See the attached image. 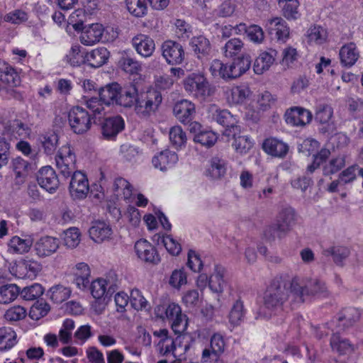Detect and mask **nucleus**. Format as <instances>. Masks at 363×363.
I'll return each mask as SVG.
<instances>
[{
    "label": "nucleus",
    "mask_w": 363,
    "mask_h": 363,
    "mask_svg": "<svg viewBox=\"0 0 363 363\" xmlns=\"http://www.w3.org/2000/svg\"><path fill=\"white\" fill-rule=\"evenodd\" d=\"M101 101L106 106L117 105L125 108H134L137 115L147 118L155 112L162 103L161 93L156 89L138 92L135 85L122 87L113 82L98 90Z\"/></svg>",
    "instance_id": "obj_1"
},
{
    "label": "nucleus",
    "mask_w": 363,
    "mask_h": 363,
    "mask_svg": "<svg viewBox=\"0 0 363 363\" xmlns=\"http://www.w3.org/2000/svg\"><path fill=\"white\" fill-rule=\"evenodd\" d=\"M318 280H312L306 278L300 279L295 277L291 280L285 279L279 276L276 277L270 281L267 287L266 293L267 295H308L309 294L308 288L313 284L316 285Z\"/></svg>",
    "instance_id": "obj_2"
},
{
    "label": "nucleus",
    "mask_w": 363,
    "mask_h": 363,
    "mask_svg": "<svg viewBox=\"0 0 363 363\" xmlns=\"http://www.w3.org/2000/svg\"><path fill=\"white\" fill-rule=\"evenodd\" d=\"M155 314L161 319L168 320L176 335H182L187 328L186 315L182 313L180 306L174 303L158 306Z\"/></svg>",
    "instance_id": "obj_3"
},
{
    "label": "nucleus",
    "mask_w": 363,
    "mask_h": 363,
    "mask_svg": "<svg viewBox=\"0 0 363 363\" xmlns=\"http://www.w3.org/2000/svg\"><path fill=\"white\" fill-rule=\"evenodd\" d=\"M185 90L198 99L204 100L214 94L215 86H212L201 73H191L184 80Z\"/></svg>",
    "instance_id": "obj_4"
},
{
    "label": "nucleus",
    "mask_w": 363,
    "mask_h": 363,
    "mask_svg": "<svg viewBox=\"0 0 363 363\" xmlns=\"http://www.w3.org/2000/svg\"><path fill=\"white\" fill-rule=\"evenodd\" d=\"M209 113L212 121L225 128L223 135L230 138L240 133V128L237 125V119L228 110L220 109L213 105L209 108Z\"/></svg>",
    "instance_id": "obj_5"
},
{
    "label": "nucleus",
    "mask_w": 363,
    "mask_h": 363,
    "mask_svg": "<svg viewBox=\"0 0 363 363\" xmlns=\"http://www.w3.org/2000/svg\"><path fill=\"white\" fill-rule=\"evenodd\" d=\"M76 161V155L69 145L62 146L55 156L56 167L65 178L77 171Z\"/></svg>",
    "instance_id": "obj_6"
},
{
    "label": "nucleus",
    "mask_w": 363,
    "mask_h": 363,
    "mask_svg": "<svg viewBox=\"0 0 363 363\" xmlns=\"http://www.w3.org/2000/svg\"><path fill=\"white\" fill-rule=\"evenodd\" d=\"M91 116L80 107H73L68 113V121L74 133L82 135L89 131L91 127Z\"/></svg>",
    "instance_id": "obj_7"
},
{
    "label": "nucleus",
    "mask_w": 363,
    "mask_h": 363,
    "mask_svg": "<svg viewBox=\"0 0 363 363\" xmlns=\"http://www.w3.org/2000/svg\"><path fill=\"white\" fill-rule=\"evenodd\" d=\"M73 28L76 31H82L80 42L85 45H92L99 42L104 33V28L99 23L84 26L82 21H79L73 24Z\"/></svg>",
    "instance_id": "obj_8"
},
{
    "label": "nucleus",
    "mask_w": 363,
    "mask_h": 363,
    "mask_svg": "<svg viewBox=\"0 0 363 363\" xmlns=\"http://www.w3.org/2000/svg\"><path fill=\"white\" fill-rule=\"evenodd\" d=\"M360 313L359 311L352 307L346 308L343 309L336 318V320H332L330 323H327L332 330H334L333 326L335 325L336 330L340 332L351 326H352L357 321L359 320Z\"/></svg>",
    "instance_id": "obj_9"
},
{
    "label": "nucleus",
    "mask_w": 363,
    "mask_h": 363,
    "mask_svg": "<svg viewBox=\"0 0 363 363\" xmlns=\"http://www.w3.org/2000/svg\"><path fill=\"white\" fill-rule=\"evenodd\" d=\"M162 54L166 62L172 65L181 64L184 59L182 45L173 40H167L162 45Z\"/></svg>",
    "instance_id": "obj_10"
},
{
    "label": "nucleus",
    "mask_w": 363,
    "mask_h": 363,
    "mask_svg": "<svg viewBox=\"0 0 363 363\" xmlns=\"http://www.w3.org/2000/svg\"><path fill=\"white\" fill-rule=\"evenodd\" d=\"M223 337L220 334H214L211 339V348L204 349L202 352V363H222L219 354L223 352L225 348Z\"/></svg>",
    "instance_id": "obj_11"
},
{
    "label": "nucleus",
    "mask_w": 363,
    "mask_h": 363,
    "mask_svg": "<svg viewBox=\"0 0 363 363\" xmlns=\"http://www.w3.org/2000/svg\"><path fill=\"white\" fill-rule=\"evenodd\" d=\"M69 189L74 199L86 198L89 191L86 176L81 171H77L72 174Z\"/></svg>",
    "instance_id": "obj_12"
},
{
    "label": "nucleus",
    "mask_w": 363,
    "mask_h": 363,
    "mask_svg": "<svg viewBox=\"0 0 363 363\" xmlns=\"http://www.w3.org/2000/svg\"><path fill=\"white\" fill-rule=\"evenodd\" d=\"M38 184L49 193H54L58 189L60 181L58 177L50 166L43 167L37 174Z\"/></svg>",
    "instance_id": "obj_13"
},
{
    "label": "nucleus",
    "mask_w": 363,
    "mask_h": 363,
    "mask_svg": "<svg viewBox=\"0 0 363 363\" xmlns=\"http://www.w3.org/2000/svg\"><path fill=\"white\" fill-rule=\"evenodd\" d=\"M41 270V265L33 259H22L12 267L13 274L19 279H32Z\"/></svg>",
    "instance_id": "obj_14"
},
{
    "label": "nucleus",
    "mask_w": 363,
    "mask_h": 363,
    "mask_svg": "<svg viewBox=\"0 0 363 363\" xmlns=\"http://www.w3.org/2000/svg\"><path fill=\"white\" fill-rule=\"evenodd\" d=\"M134 248L138 257L140 260L153 264L160 262V258L156 248L146 240H138Z\"/></svg>",
    "instance_id": "obj_15"
},
{
    "label": "nucleus",
    "mask_w": 363,
    "mask_h": 363,
    "mask_svg": "<svg viewBox=\"0 0 363 363\" xmlns=\"http://www.w3.org/2000/svg\"><path fill=\"white\" fill-rule=\"evenodd\" d=\"M124 128V120L120 116L106 118L101 123V134L106 140H115Z\"/></svg>",
    "instance_id": "obj_16"
},
{
    "label": "nucleus",
    "mask_w": 363,
    "mask_h": 363,
    "mask_svg": "<svg viewBox=\"0 0 363 363\" xmlns=\"http://www.w3.org/2000/svg\"><path fill=\"white\" fill-rule=\"evenodd\" d=\"M311 119V113L302 107H291L285 113L286 122L293 126L303 127L309 123Z\"/></svg>",
    "instance_id": "obj_17"
},
{
    "label": "nucleus",
    "mask_w": 363,
    "mask_h": 363,
    "mask_svg": "<svg viewBox=\"0 0 363 363\" xmlns=\"http://www.w3.org/2000/svg\"><path fill=\"white\" fill-rule=\"evenodd\" d=\"M333 109L328 104L319 108V133L323 135L333 134L336 131V125L333 121Z\"/></svg>",
    "instance_id": "obj_18"
},
{
    "label": "nucleus",
    "mask_w": 363,
    "mask_h": 363,
    "mask_svg": "<svg viewBox=\"0 0 363 363\" xmlns=\"http://www.w3.org/2000/svg\"><path fill=\"white\" fill-rule=\"evenodd\" d=\"M173 112L178 121L186 124L192 121L195 116V105L189 100L183 99L174 104Z\"/></svg>",
    "instance_id": "obj_19"
},
{
    "label": "nucleus",
    "mask_w": 363,
    "mask_h": 363,
    "mask_svg": "<svg viewBox=\"0 0 363 363\" xmlns=\"http://www.w3.org/2000/svg\"><path fill=\"white\" fill-rule=\"evenodd\" d=\"M359 57V52L353 42L343 45L339 50V58L342 67L350 68L355 65Z\"/></svg>",
    "instance_id": "obj_20"
},
{
    "label": "nucleus",
    "mask_w": 363,
    "mask_h": 363,
    "mask_svg": "<svg viewBox=\"0 0 363 363\" xmlns=\"http://www.w3.org/2000/svg\"><path fill=\"white\" fill-rule=\"evenodd\" d=\"M34 248L39 257H48L55 253L59 248V240L54 237L44 236L35 242Z\"/></svg>",
    "instance_id": "obj_21"
},
{
    "label": "nucleus",
    "mask_w": 363,
    "mask_h": 363,
    "mask_svg": "<svg viewBox=\"0 0 363 363\" xmlns=\"http://www.w3.org/2000/svg\"><path fill=\"white\" fill-rule=\"evenodd\" d=\"M132 42L138 53L145 57L151 56L155 49L154 40L146 35H138Z\"/></svg>",
    "instance_id": "obj_22"
},
{
    "label": "nucleus",
    "mask_w": 363,
    "mask_h": 363,
    "mask_svg": "<svg viewBox=\"0 0 363 363\" xmlns=\"http://www.w3.org/2000/svg\"><path fill=\"white\" fill-rule=\"evenodd\" d=\"M90 238L98 243L108 240L112 235V229L110 225L104 221H96L93 223L89 230Z\"/></svg>",
    "instance_id": "obj_23"
},
{
    "label": "nucleus",
    "mask_w": 363,
    "mask_h": 363,
    "mask_svg": "<svg viewBox=\"0 0 363 363\" xmlns=\"http://www.w3.org/2000/svg\"><path fill=\"white\" fill-rule=\"evenodd\" d=\"M267 26L269 34H274L277 40L284 42L289 36V28L281 18H274L268 21Z\"/></svg>",
    "instance_id": "obj_24"
},
{
    "label": "nucleus",
    "mask_w": 363,
    "mask_h": 363,
    "mask_svg": "<svg viewBox=\"0 0 363 363\" xmlns=\"http://www.w3.org/2000/svg\"><path fill=\"white\" fill-rule=\"evenodd\" d=\"M118 289L117 285L110 279L98 278L89 286L91 295H113Z\"/></svg>",
    "instance_id": "obj_25"
},
{
    "label": "nucleus",
    "mask_w": 363,
    "mask_h": 363,
    "mask_svg": "<svg viewBox=\"0 0 363 363\" xmlns=\"http://www.w3.org/2000/svg\"><path fill=\"white\" fill-rule=\"evenodd\" d=\"M225 273V269L220 265H216L213 273L210 276L208 280V286L211 292L215 294H222L224 288L226 287V283L223 279Z\"/></svg>",
    "instance_id": "obj_26"
},
{
    "label": "nucleus",
    "mask_w": 363,
    "mask_h": 363,
    "mask_svg": "<svg viewBox=\"0 0 363 363\" xmlns=\"http://www.w3.org/2000/svg\"><path fill=\"white\" fill-rule=\"evenodd\" d=\"M263 149L269 155L284 157L289 151L288 145L276 138H268L263 143Z\"/></svg>",
    "instance_id": "obj_27"
},
{
    "label": "nucleus",
    "mask_w": 363,
    "mask_h": 363,
    "mask_svg": "<svg viewBox=\"0 0 363 363\" xmlns=\"http://www.w3.org/2000/svg\"><path fill=\"white\" fill-rule=\"evenodd\" d=\"M277 51L262 52L255 60L253 69L257 74H262L268 70L275 60Z\"/></svg>",
    "instance_id": "obj_28"
},
{
    "label": "nucleus",
    "mask_w": 363,
    "mask_h": 363,
    "mask_svg": "<svg viewBox=\"0 0 363 363\" xmlns=\"http://www.w3.org/2000/svg\"><path fill=\"white\" fill-rule=\"evenodd\" d=\"M177 161V155L174 152L167 150L155 156L152 158V162L155 167L159 168L162 171H165L168 167L176 164Z\"/></svg>",
    "instance_id": "obj_29"
},
{
    "label": "nucleus",
    "mask_w": 363,
    "mask_h": 363,
    "mask_svg": "<svg viewBox=\"0 0 363 363\" xmlns=\"http://www.w3.org/2000/svg\"><path fill=\"white\" fill-rule=\"evenodd\" d=\"M12 168L16 175V183L18 184L24 183L29 172L32 170L31 164L21 157L13 160Z\"/></svg>",
    "instance_id": "obj_30"
},
{
    "label": "nucleus",
    "mask_w": 363,
    "mask_h": 363,
    "mask_svg": "<svg viewBox=\"0 0 363 363\" xmlns=\"http://www.w3.org/2000/svg\"><path fill=\"white\" fill-rule=\"evenodd\" d=\"M191 45L194 53L199 59L208 57L212 52L210 41L203 35L193 38Z\"/></svg>",
    "instance_id": "obj_31"
},
{
    "label": "nucleus",
    "mask_w": 363,
    "mask_h": 363,
    "mask_svg": "<svg viewBox=\"0 0 363 363\" xmlns=\"http://www.w3.org/2000/svg\"><path fill=\"white\" fill-rule=\"evenodd\" d=\"M109 57V52L104 47L94 49L85 55L86 62L92 67H99L104 65Z\"/></svg>",
    "instance_id": "obj_32"
},
{
    "label": "nucleus",
    "mask_w": 363,
    "mask_h": 363,
    "mask_svg": "<svg viewBox=\"0 0 363 363\" xmlns=\"http://www.w3.org/2000/svg\"><path fill=\"white\" fill-rule=\"evenodd\" d=\"M340 332L336 331L333 333L330 338V347L333 352L338 353L340 355L347 354L354 350L353 345L347 339L342 337L339 335Z\"/></svg>",
    "instance_id": "obj_33"
},
{
    "label": "nucleus",
    "mask_w": 363,
    "mask_h": 363,
    "mask_svg": "<svg viewBox=\"0 0 363 363\" xmlns=\"http://www.w3.org/2000/svg\"><path fill=\"white\" fill-rule=\"evenodd\" d=\"M251 57L249 55H243L242 57L235 59L230 65V74L234 79L240 77L246 72L251 66Z\"/></svg>",
    "instance_id": "obj_34"
},
{
    "label": "nucleus",
    "mask_w": 363,
    "mask_h": 363,
    "mask_svg": "<svg viewBox=\"0 0 363 363\" xmlns=\"http://www.w3.org/2000/svg\"><path fill=\"white\" fill-rule=\"evenodd\" d=\"M287 233L295 223V213L291 208L282 209L278 214L276 222Z\"/></svg>",
    "instance_id": "obj_35"
},
{
    "label": "nucleus",
    "mask_w": 363,
    "mask_h": 363,
    "mask_svg": "<svg viewBox=\"0 0 363 363\" xmlns=\"http://www.w3.org/2000/svg\"><path fill=\"white\" fill-rule=\"evenodd\" d=\"M323 255L325 256H332L333 262L338 266L342 267L343 262L350 255L349 248L343 246L333 247L330 249L323 250Z\"/></svg>",
    "instance_id": "obj_36"
},
{
    "label": "nucleus",
    "mask_w": 363,
    "mask_h": 363,
    "mask_svg": "<svg viewBox=\"0 0 363 363\" xmlns=\"http://www.w3.org/2000/svg\"><path fill=\"white\" fill-rule=\"evenodd\" d=\"M16 342V333L11 328H0V350H9Z\"/></svg>",
    "instance_id": "obj_37"
},
{
    "label": "nucleus",
    "mask_w": 363,
    "mask_h": 363,
    "mask_svg": "<svg viewBox=\"0 0 363 363\" xmlns=\"http://www.w3.org/2000/svg\"><path fill=\"white\" fill-rule=\"evenodd\" d=\"M32 245L33 240L30 238L22 239L18 236L13 237L9 242L10 250L18 254L28 252Z\"/></svg>",
    "instance_id": "obj_38"
},
{
    "label": "nucleus",
    "mask_w": 363,
    "mask_h": 363,
    "mask_svg": "<svg viewBox=\"0 0 363 363\" xmlns=\"http://www.w3.org/2000/svg\"><path fill=\"white\" fill-rule=\"evenodd\" d=\"M279 6L282 8L283 15L289 20L297 19L299 17L298 0H279Z\"/></svg>",
    "instance_id": "obj_39"
},
{
    "label": "nucleus",
    "mask_w": 363,
    "mask_h": 363,
    "mask_svg": "<svg viewBox=\"0 0 363 363\" xmlns=\"http://www.w3.org/2000/svg\"><path fill=\"white\" fill-rule=\"evenodd\" d=\"M225 162L218 157H213L211 160L210 167L207 169V175L213 179L220 178L225 174Z\"/></svg>",
    "instance_id": "obj_40"
},
{
    "label": "nucleus",
    "mask_w": 363,
    "mask_h": 363,
    "mask_svg": "<svg viewBox=\"0 0 363 363\" xmlns=\"http://www.w3.org/2000/svg\"><path fill=\"white\" fill-rule=\"evenodd\" d=\"M210 71L214 77H220L224 79H234L230 74V65L223 64L218 60L212 62Z\"/></svg>",
    "instance_id": "obj_41"
},
{
    "label": "nucleus",
    "mask_w": 363,
    "mask_h": 363,
    "mask_svg": "<svg viewBox=\"0 0 363 363\" xmlns=\"http://www.w3.org/2000/svg\"><path fill=\"white\" fill-rule=\"evenodd\" d=\"M250 91L245 86H235L230 89V93L228 96V101L233 104H242L249 96Z\"/></svg>",
    "instance_id": "obj_42"
},
{
    "label": "nucleus",
    "mask_w": 363,
    "mask_h": 363,
    "mask_svg": "<svg viewBox=\"0 0 363 363\" xmlns=\"http://www.w3.org/2000/svg\"><path fill=\"white\" fill-rule=\"evenodd\" d=\"M58 141L59 136L55 133L46 134L40 137V142L44 152L48 155L54 153L57 147Z\"/></svg>",
    "instance_id": "obj_43"
},
{
    "label": "nucleus",
    "mask_w": 363,
    "mask_h": 363,
    "mask_svg": "<svg viewBox=\"0 0 363 363\" xmlns=\"http://www.w3.org/2000/svg\"><path fill=\"white\" fill-rule=\"evenodd\" d=\"M128 11L135 17L140 18L147 13L146 0H125Z\"/></svg>",
    "instance_id": "obj_44"
},
{
    "label": "nucleus",
    "mask_w": 363,
    "mask_h": 363,
    "mask_svg": "<svg viewBox=\"0 0 363 363\" xmlns=\"http://www.w3.org/2000/svg\"><path fill=\"white\" fill-rule=\"evenodd\" d=\"M287 233L282 230V228L276 223L267 226L264 230V239L269 242H272L276 239H281L286 235Z\"/></svg>",
    "instance_id": "obj_45"
},
{
    "label": "nucleus",
    "mask_w": 363,
    "mask_h": 363,
    "mask_svg": "<svg viewBox=\"0 0 363 363\" xmlns=\"http://www.w3.org/2000/svg\"><path fill=\"white\" fill-rule=\"evenodd\" d=\"M218 137L216 134L211 130H203L197 135H194V141L200 143L206 147H211L214 145L217 141Z\"/></svg>",
    "instance_id": "obj_46"
},
{
    "label": "nucleus",
    "mask_w": 363,
    "mask_h": 363,
    "mask_svg": "<svg viewBox=\"0 0 363 363\" xmlns=\"http://www.w3.org/2000/svg\"><path fill=\"white\" fill-rule=\"evenodd\" d=\"M50 310V306L43 301H37L30 308L29 315L33 320H39L45 316Z\"/></svg>",
    "instance_id": "obj_47"
},
{
    "label": "nucleus",
    "mask_w": 363,
    "mask_h": 363,
    "mask_svg": "<svg viewBox=\"0 0 363 363\" xmlns=\"http://www.w3.org/2000/svg\"><path fill=\"white\" fill-rule=\"evenodd\" d=\"M345 165V158L344 155H339L332 159L328 164L323 168V174L330 175L336 173Z\"/></svg>",
    "instance_id": "obj_48"
},
{
    "label": "nucleus",
    "mask_w": 363,
    "mask_h": 363,
    "mask_svg": "<svg viewBox=\"0 0 363 363\" xmlns=\"http://www.w3.org/2000/svg\"><path fill=\"white\" fill-rule=\"evenodd\" d=\"M64 243L69 248L76 247L80 242V233L77 228H70L64 232Z\"/></svg>",
    "instance_id": "obj_49"
},
{
    "label": "nucleus",
    "mask_w": 363,
    "mask_h": 363,
    "mask_svg": "<svg viewBox=\"0 0 363 363\" xmlns=\"http://www.w3.org/2000/svg\"><path fill=\"white\" fill-rule=\"evenodd\" d=\"M234 140L233 143V146L237 152L240 154L247 153L252 147V144L249 140V138L246 136H241L240 133L235 135L231 136Z\"/></svg>",
    "instance_id": "obj_50"
},
{
    "label": "nucleus",
    "mask_w": 363,
    "mask_h": 363,
    "mask_svg": "<svg viewBox=\"0 0 363 363\" xmlns=\"http://www.w3.org/2000/svg\"><path fill=\"white\" fill-rule=\"evenodd\" d=\"M300 152L305 154L306 156H311L316 160L318 157V141L313 139H306L298 145Z\"/></svg>",
    "instance_id": "obj_51"
},
{
    "label": "nucleus",
    "mask_w": 363,
    "mask_h": 363,
    "mask_svg": "<svg viewBox=\"0 0 363 363\" xmlns=\"http://www.w3.org/2000/svg\"><path fill=\"white\" fill-rule=\"evenodd\" d=\"M243 48V43L239 38L229 40L223 47V53L225 57H232L238 54Z\"/></svg>",
    "instance_id": "obj_52"
},
{
    "label": "nucleus",
    "mask_w": 363,
    "mask_h": 363,
    "mask_svg": "<svg viewBox=\"0 0 363 363\" xmlns=\"http://www.w3.org/2000/svg\"><path fill=\"white\" fill-rule=\"evenodd\" d=\"M169 140L176 147H181L186 143V135L180 126H174L169 131Z\"/></svg>",
    "instance_id": "obj_53"
},
{
    "label": "nucleus",
    "mask_w": 363,
    "mask_h": 363,
    "mask_svg": "<svg viewBox=\"0 0 363 363\" xmlns=\"http://www.w3.org/2000/svg\"><path fill=\"white\" fill-rule=\"evenodd\" d=\"M66 57L70 65L73 66H79L81 63L86 62L84 52H82L81 47L79 45H73Z\"/></svg>",
    "instance_id": "obj_54"
},
{
    "label": "nucleus",
    "mask_w": 363,
    "mask_h": 363,
    "mask_svg": "<svg viewBox=\"0 0 363 363\" xmlns=\"http://www.w3.org/2000/svg\"><path fill=\"white\" fill-rule=\"evenodd\" d=\"M323 135L328 140L327 144L328 147H330L331 145L333 149L335 148V144L337 147H339L340 146L347 145L349 141L348 138L345 134L337 133L336 131L333 134H326Z\"/></svg>",
    "instance_id": "obj_55"
},
{
    "label": "nucleus",
    "mask_w": 363,
    "mask_h": 363,
    "mask_svg": "<svg viewBox=\"0 0 363 363\" xmlns=\"http://www.w3.org/2000/svg\"><path fill=\"white\" fill-rule=\"evenodd\" d=\"M243 317V303L239 299L233 305L230 314L229 320L233 325H238Z\"/></svg>",
    "instance_id": "obj_56"
},
{
    "label": "nucleus",
    "mask_w": 363,
    "mask_h": 363,
    "mask_svg": "<svg viewBox=\"0 0 363 363\" xmlns=\"http://www.w3.org/2000/svg\"><path fill=\"white\" fill-rule=\"evenodd\" d=\"M278 303V300L274 296H264V306L260 307L259 311L257 313L256 319L263 317L264 318L268 319L271 316V313L266 312L265 309L269 311L275 306Z\"/></svg>",
    "instance_id": "obj_57"
},
{
    "label": "nucleus",
    "mask_w": 363,
    "mask_h": 363,
    "mask_svg": "<svg viewBox=\"0 0 363 363\" xmlns=\"http://www.w3.org/2000/svg\"><path fill=\"white\" fill-rule=\"evenodd\" d=\"M26 316V309L20 306L10 308L5 313V318L9 321H18L23 319Z\"/></svg>",
    "instance_id": "obj_58"
},
{
    "label": "nucleus",
    "mask_w": 363,
    "mask_h": 363,
    "mask_svg": "<svg viewBox=\"0 0 363 363\" xmlns=\"http://www.w3.org/2000/svg\"><path fill=\"white\" fill-rule=\"evenodd\" d=\"M121 153L125 160L128 162L136 161L140 155V150L138 147L130 144H123L121 146Z\"/></svg>",
    "instance_id": "obj_59"
},
{
    "label": "nucleus",
    "mask_w": 363,
    "mask_h": 363,
    "mask_svg": "<svg viewBox=\"0 0 363 363\" xmlns=\"http://www.w3.org/2000/svg\"><path fill=\"white\" fill-rule=\"evenodd\" d=\"M348 110L355 118L363 117V101L360 99H350L348 100Z\"/></svg>",
    "instance_id": "obj_60"
},
{
    "label": "nucleus",
    "mask_w": 363,
    "mask_h": 363,
    "mask_svg": "<svg viewBox=\"0 0 363 363\" xmlns=\"http://www.w3.org/2000/svg\"><path fill=\"white\" fill-rule=\"evenodd\" d=\"M8 71L0 74V80L9 86H17L20 84L19 77L12 67Z\"/></svg>",
    "instance_id": "obj_61"
},
{
    "label": "nucleus",
    "mask_w": 363,
    "mask_h": 363,
    "mask_svg": "<svg viewBox=\"0 0 363 363\" xmlns=\"http://www.w3.org/2000/svg\"><path fill=\"white\" fill-rule=\"evenodd\" d=\"M169 284L177 289H179L183 284L186 283V275L183 269H176L173 271L169 281Z\"/></svg>",
    "instance_id": "obj_62"
},
{
    "label": "nucleus",
    "mask_w": 363,
    "mask_h": 363,
    "mask_svg": "<svg viewBox=\"0 0 363 363\" xmlns=\"http://www.w3.org/2000/svg\"><path fill=\"white\" fill-rule=\"evenodd\" d=\"M4 21L14 24H20L28 20V14L22 10H16L13 12L7 13L4 18Z\"/></svg>",
    "instance_id": "obj_63"
},
{
    "label": "nucleus",
    "mask_w": 363,
    "mask_h": 363,
    "mask_svg": "<svg viewBox=\"0 0 363 363\" xmlns=\"http://www.w3.org/2000/svg\"><path fill=\"white\" fill-rule=\"evenodd\" d=\"M162 242L167 250L172 255H178L182 251L181 245L170 235L164 237Z\"/></svg>",
    "instance_id": "obj_64"
}]
</instances>
